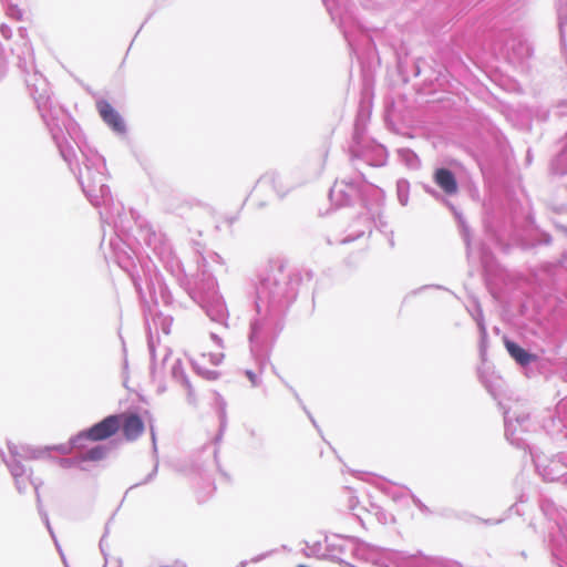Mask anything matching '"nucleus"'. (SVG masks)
I'll use <instances>...</instances> for the list:
<instances>
[{
    "instance_id": "20e7f679",
    "label": "nucleus",
    "mask_w": 567,
    "mask_h": 567,
    "mask_svg": "<svg viewBox=\"0 0 567 567\" xmlns=\"http://www.w3.org/2000/svg\"><path fill=\"white\" fill-rule=\"evenodd\" d=\"M96 110L101 118L116 133L125 132V123L115 107L106 100L96 101Z\"/></svg>"
},
{
    "instance_id": "0eeeda50",
    "label": "nucleus",
    "mask_w": 567,
    "mask_h": 567,
    "mask_svg": "<svg viewBox=\"0 0 567 567\" xmlns=\"http://www.w3.org/2000/svg\"><path fill=\"white\" fill-rule=\"evenodd\" d=\"M106 455V449L104 446L97 445L85 452L80 456V461L82 462H99L103 460Z\"/></svg>"
},
{
    "instance_id": "6e6552de",
    "label": "nucleus",
    "mask_w": 567,
    "mask_h": 567,
    "mask_svg": "<svg viewBox=\"0 0 567 567\" xmlns=\"http://www.w3.org/2000/svg\"><path fill=\"white\" fill-rule=\"evenodd\" d=\"M246 375L254 386L257 385V375L252 371H246Z\"/></svg>"
},
{
    "instance_id": "9d476101",
    "label": "nucleus",
    "mask_w": 567,
    "mask_h": 567,
    "mask_svg": "<svg viewBox=\"0 0 567 567\" xmlns=\"http://www.w3.org/2000/svg\"><path fill=\"white\" fill-rule=\"evenodd\" d=\"M297 567H308V566H306V565H299V566H297Z\"/></svg>"
},
{
    "instance_id": "f257e3e1",
    "label": "nucleus",
    "mask_w": 567,
    "mask_h": 567,
    "mask_svg": "<svg viewBox=\"0 0 567 567\" xmlns=\"http://www.w3.org/2000/svg\"><path fill=\"white\" fill-rule=\"evenodd\" d=\"M120 431V423L116 414L109 415L102 421L95 423L85 431L80 432L70 440V447L61 449L63 453H71L72 449L84 447L85 441H104Z\"/></svg>"
},
{
    "instance_id": "423d86ee",
    "label": "nucleus",
    "mask_w": 567,
    "mask_h": 567,
    "mask_svg": "<svg viewBox=\"0 0 567 567\" xmlns=\"http://www.w3.org/2000/svg\"><path fill=\"white\" fill-rule=\"evenodd\" d=\"M505 347L511 357L522 365H527L530 362L537 360V357L535 354L528 353L526 350H524L522 347H519L517 343L513 341H505Z\"/></svg>"
},
{
    "instance_id": "7ed1b4c3",
    "label": "nucleus",
    "mask_w": 567,
    "mask_h": 567,
    "mask_svg": "<svg viewBox=\"0 0 567 567\" xmlns=\"http://www.w3.org/2000/svg\"><path fill=\"white\" fill-rule=\"evenodd\" d=\"M206 360H208L212 365L216 367L220 364L223 360V354L219 352L212 351H203L199 353H195L192 358L193 365L196 368L197 372L202 374L207 380H216L219 374L216 370L209 369L206 364Z\"/></svg>"
},
{
    "instance_id": "f03ea898",
    "label": "nucleus",
    "mask_w": 567,
    "mask_h": 567,
    "mask_svg": "<svg viewBox=\"0 0 567 567\" xmlns=\"http://www.w3.org/2000/svg\"><path fill=\"white\" fill-rule=\"evenodd\" d=\"M116 415L120 423V430L126 441L134 442L143 435L145 431V423L137 413L124 412Z\"/></svg>"
},
{
    "instance_id": "39448f33",
    "label": "nucleus",
    "mask_w": 567,
    "mask_h": 567,
    "mask_svg": "<svg viewBox=\"0 0 567 567\" xmlns=\"http://www.w3.org/2000/svg\"><path fill=\"white\" fill-rule=\"evenodd\" d=\"M434 182L449 195L455 194L458 189L454 174L446 168H439L435 171Z\"/></svg>"
},
{
    "instance_id": "1a4fd4ad",
    "label": "nucleus",
    "mask_w": 567,
    "mask_h": 567,
    "mask_svg": "<svg viewBox=\"0 0 567 567\" xmlns=\"http://www.w3.org/2000/svg\"><path fill=\"white\" fill-rule=\"evenodd\" d=\"M9 450H10V453H11L12 455H14V456L19 454V453H18V446H17V445H10V446H9Z\"/></svg>"
}]
</instances>
